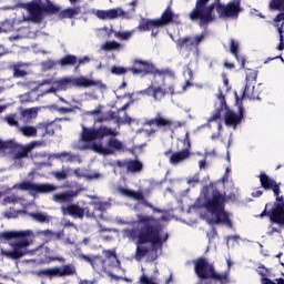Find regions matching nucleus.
<instances>
[{"label":"nucleus","instance_id":"nucleus-40","mask_svg":"<svg viewBox=\"0 0 284 284\" xmlns=\"http://www.w3.org/2000/svg\"><path fill=\"white\" fill-rule=\"evenodd\" d=\"M221 114H223V109L215 111L214 114L209 119V123H212L213 121L216 123L217 130H221L222 128Z\"/></svg>","mask_w":284,"mask_h":284},{"label":"nucleus","instance_id":"nucleus-31","mask_svg":"<svg viewBox=\"0 0 284 284\" xmlns=\"http://www.w3.org/2000/svg\"><path fill=\"white\" fill-rule=\"evenodd\" d=\"M11 68L13 70V77H16L17 79H19V77H26V74H28V72L26 71V69L28 68V63L18 62L14 63Z\"/></svg>","mask_w":284,"mask_h":284},{"label":"nucleus","instance_id":"nucleus-58","mask_svg":"<svg viewBox=\"0 0 284 284\" xmlns=\"http://www.w3.org/2000/svg\"><path fill=\"white\" fill-rule=\"evenodd\" d=\"M85 63H90V59L88 57L81 58L79 60V65H83Z\"/></svg>","mask_w":284,"mask_h":284},{"label":"nucleus","instance_id":"nucleus-14","mask_svg":"<svg viewBox=\"0 0 284 284\" xmlns=\"http://www.w3.org/2000/svg\"><path fill=\"white\" fill-rule=\"evenodd\" d=\"M272 203H266L264 211L260 214L261 219L268 216L272 223L283 227L284 225V204H276L274 209L267 211Z\"/></svg>","mask_w":284,"mask_h":284},{"label":"nucleus","instance_id":"nucleus-21","mask_svg":"<svg viewBox=\"0 0 284 284\" xmlns=\"http://www.w3.org/2000/svg\"><path fill=\"white\" fill-rule=\"evenodd\" d=\"M79 196V191H65L52 195L54 203H71Z\"/></svg>","mask_w":284,"mask_h":284},{"label":"nucleus","instance_id":"nucleus-37","mask_svg":"<svg viewBox=\"0 0 284 284\" xmlns=\"http://www.w3.org/2000/svg\"><path fill=\"white\" fill-rule=\"evenodd\" d=\"M140 283L141 284H159L161 283V280L156 276H148L145 274H142V276L140 277Z\"/></svg>","mask_w":284,"mask_h":284},{"label":"nucleus","instance_id":"nucleus-43","mask_svg":"<svg viewBox=\"0 0 284 284\" xmlns=\"http://www.w3.org/2000/svg\"><path fill=\"white\" fill-rule=\"evenodd\" d=\"M106 17L108 19H118V17H123V10L119 8L106 10Z\"/></svg>","mask_w":284,"mask_h":284},{"label":"nucleus","instance_id":"nucleus-49","mask_svg":"<svg viewBox=\"0 0 284 284\" xmlns=\"http://www.w3.org/2000/svg\"><path fill=\"white\" fill-rule=\"evenodd\" d=\"M26 211H14V210H10L8 212L4 213V216L7 219H17L19 216V214H24Z\"/></svg>","mask_w":284,"mask_h":284},{"label":"nucleus","instance_id":"nucleus-9","mask_svg":"<svg viewBox=\"0 0 284 284\" xmlns=\"http://www.w3.org/2000/svg\"><path fill=\"white\" fill-rule=\"evenodd\" d=\"M180 92L174 91L173 85H166V84H156L152 82L149 88L144 90H140L135 93H132L131 97H151L153 101H163L168 94H179Z\"/></svg>","mask_w":284,"mask_h":284},{"label":"nucleus","instance_id":"nucleus-18","mask_svg":"<svg viewBox=\"0 0 284 284\" xmlns=\"http://www.w3.org/2000/svg\"><path fill=\"white\" fill-rule=\"evenodd\" d=\"M26 8L31 17V21L39 23L43 20V7L41 6L40 0L28 3Z\"/></svg>","mask_w":284,"mask_h":284},{"label":"nucleus","instance_id":"nucleus-42","mask_svg":"<svg viewBox=\"0 0 284 284\" xmlns=\"http://www.w3.org/2000/svg\"><path fill=\"white\" fill-rule=\"evenodd\" d=\"M77 63V57L74 55H65L59 61L60 65H74Z\"/></svg>","mask_w":284,"mask_h":284},{"label":"nucleus","instance_id":"nucleus-11","mask_svg":"<svg viewBox=\"0 0 284 284\" xmlns=\"http://www.w3.org/2000/svg\"><path fill=\"white\" fill-rule=\"evenodd\" d=\"M268 9L272 12H280L276 14L273 21L280 34V44L277 45V50H280V52H283L284 50V0H271L268 3Z\"/></svg>","mask_w":284,"mask_h":284},{"label":"nucleus","instance_id":"nucleus-48","mask_svg":"<svg viewBox=\"0 0 284 284\" xmlns=\"http://www.w3.org/2000/svg\"><path fill=\"white\" fill-rule=\"evenodd\" d=\"M133 33V31L115 32V37L116 39H121V41H128Z\"/></svg>","mask_w":284,"mask_h":284},{"label":"nucleus","instance_id":"nucleus-12","mask_svg":"<svg viewBox=\"0 0 284 284\" xmlns=\"http://www.w3.org/2000/svg\"><path fill=\"white\" fill-rule=\"evenodd\" d=\"M13 190L27 191L30 192L31 196H37V194H50L51 192H57V190H59V186L50 183L39 184L30 181H24L13 185Z\"/></svg>","mask_w":284,"mask_h":284},{"label":"nucleus","instance_id":"nucleus-8","mask_svg":"<svg viewBox=\"0 0 284 284\" xmlns=\"http://www.w3.org/2000/svg\"><path fill=\"white\" fill-rule=\"evenodd\" d=\"M40 145H43V142L33 141L23 146L17 144L14 141H0V156H3L7 150H13L11 159L13 161H19L21 159H26V156H28V152L34 150V148H39Z\"/></svg>","mask_w":284,"mask_h":284},{"label":"nucleus","instance_id":"nucleus-56","mask_svg":"<svg viewBox=\"0 0 284 284\" xmlns=\"http://www.w3.org/2000/svg\"><path fill=\"white\" fill-rule=\"evenodd\" d=\"M276 196V201L277 203L275 204L276 205H283L284 204V197L283 195L280 196V194L275 195Z\"/></svg>","mask_w":284,"mask_h":284},{"label":"nucleus","instance_id":"nucleus-16","mask_svg":"<svg viewBox=\"0 0 284 284\" xmlns=\"http://www.w3.org/2000/svg\"><path fill=\"white\" fill-rule=\"evenodd\" d=\"M205 39V33L195 36L193 38L186 37V38H180L176 42V45L180 50V52H190L192 48H199V44L202 43Z\"/></svg>","mask_w":284,"mask_h":284},{"label":"nucleus","instance_id":"nucleus-52","mask_svg":"<svg viewBox=\"0 0 284 284\" xmlns=\"http://www.w3.org/2000/svg\"><path fill=\"white\" fill-rule=\"evenodd\" d=\"M95 16L98 17V19L108 20V10H98L95 12Z\"/></svg>","mask_w":284,"mask_h":284},{"label":"nucleus","instance_id":"nucleus-55","mask_svg":"<svg viewBox=\"0 0 284 284\" xmlns=\"http://www.w3.org/2000/svg\"><path fill=\"white\" fill-rule=\"evenodd\" d=\"M182 125H183V122H179V121L170 120V123H169L170 130H175V128H181Z\"/></svg>","mask_w":284,"mask_h":284},{"label":"nucleus","instance_id":"nucleus-2","mask_svg":"<svg viewBox=\"0 0 284 284\" xmlns=\"http://www.w3.org/2000/svg\"><path fill=\"white\" fill-rule=\"evenodd\" d=\"M114 136H119L116 129L108 126L97 129L82 125L80 139L73 143V148L82 151L92 150V152L102 154V156H110V154H114V152L125 150V144Z\"/></svg>","mask_w":284,"mask_h":284},{"label":"nucleus","instance_id":"nucleus-17","mask_svg":"<svg viewBox=\"0 0 284 284\" xmlns=\"http://www.w3.org/2000/svg\"><path fill=\"white\" fill-rule=\"evenodd\" d=\"M62 214H69L73 219H83L84 216H92L88 207H81L78 204H70L68 206H62Z\"/></svg>","mask_w":284,"mask_h":284},{"label":"nucleus","instance_id":"nucleus-44","mask_svg":"<svg viewBox=\"0 0 284 284\" xmlns=\"http://www.w3.org/2000/svg\"><path fill=\"white\" fill-rule=\"evenodd\" d=\"M64 17H68L69 19H72V17H77L81 14V8H72V9H65L63 11Z\"/></svg>","mask_w":284,"mask_h":284},{"label":"nucleus","instance_id":"nucleus-41","mask_svg":"<svg viewBox=\"0 0 284 284\" xmlns=\"http://www.w3.org/2000/svg\"><path fill=\"white\" fill-rule=\"evenodd\" d=\"M37 109L32 108V109H26L21 112L22 116L24 119H28V121H30V119H37Z\"/></svg>","mask_w":284,"mask_h":284},{"label":"nucleus","instance_id":"nucleus-30","mask_svg":"<svg viewBox=\"0 0 284 284\" xmlns=\"http://www.w3.org/2000/svg\"><path fill=\"white\" fill-rule=\"evenodd\" d=\"M28 214L37 223H50V221H52V216L48 215V213L36 212V213H28Z\"/></svg>","mask_w":284,"mask_h":284},{"label":"nucleus","instance_id":"nucleus-15","mask_svg":"<svg viewBox=\"0 0 284 284\" xmlns=\"http://www.w3.org/2000/svg\"><path fill=\"white\" fill-rule=\"evenodd\" d=\"M241 0H234L233 2H229L226 6H217V13L222 19H236L239 13L242 12L240 4Z\"/></svg>","mask_w":284,"mask_h":284},{"label":"nucleus","instance_id":"nucleus-4","mask_svg":"<svg viewBox=\"0 0 284 284\" xmlns=\"http://www.w3.org/2000/svg\"><path fill=\"white\" fill-rule=\"evenodd\" d=\"M1 237L10 241L11 239H16L17 241L11 243L12 251H6L3 248L0 250L1 256H6L7 258H11L12 261H17V258H21L26 256V254H37V252L45 251L43 245L39 246L36 250L28 251V247L34 243V232L31 230L26 231H8L1 233Z\"/></svg>","mask_w":284,"mask_h":284},{"label":"nucleus","instance_id":"nucleus-59","mask_svg":"<svg viewBox=\"0 0 284 284\" xmlns=\"http://www.w3.org/2000/svg\"><path fill=\"white\" fill-rule=\"evenodd\" d=\"M230 172H232V170L230 169V166H227L225 170V174L223 176V183L227 181V176L230 175Z\"/></svg>","mask_w":284,"mask_h":284},{"label":"nucleus","instance_id":"nucleus-20","mask_svg":"<svg viewBox=\"0 0 284 284\" xmlns=\"http://www.w3.org/2000/svg\"><path fill=\"white\" fill-rule=\"evenodd\" d=\"M135 67L131 69V72L134 74H156L159 71H156V68L154 64L141 61V60H135Z\"/></svg>","mask_w":284,"mask_h":284},{"label":"nucleus","instance_id":"nucleus-64","mask_svg":"<svg viewBox=\"0 0 284 284\" xmlns=\"http://www.w3.org/2000/svg\"><path fill=\"white\" fill-rule=\"evenodd\" d=\"M237 239H239L237 236H229L226 240L227 245H230L232 243V241L236 242Z\"/></svg>","mask_w":284,"mask_h":284},{"label":"nucleus","instance_id":"nucleus-39","mask_svg":"<svg viewBox=\"0 0 284 284\" xmlns=\"http://www.w3.org/2000/svg\"><path fill=\"white\" fill-rule=\"evenodd\" d=\"M90 205H93L95 212H105L110 207V203L108 202H92Z\"/></svg>","mask_w":284,"mask_h":284},{"label":"nucleus","instance_id":"nucleus-29","mask_svg":"<svg viewBox=\"0 0 284 284\" xmlns=\"http://www.w3.org/2000/svg\"><path fill=\"white\" fill-rule=\"evenodd\" d=\"M118 192L122 194V196H128V199H134V201H143V193L132 191L125 187H119Z\"/></svg>","mask_w":284,"mask_h":284},{"label":"nucleus","instance_id":"nucleus-53","mask_svg":"<svg viewBox=\"0 0 284 284\" xmlns=\"http://www.w3.org/2000/svg\"><path fill=\"white\" fill-rule=\"evenodd\" d=\"M251 99H254V100L261 99V91L256 90V85H253Z\"/></svg>","mask_w":284,"mask_h":284},{"label":"nucleus","instance_id":"nucleus-46","mask_svg":"<svg viewBox=\"0 0 284 284\" xmlns=\"http://www.w3.org/2000/svg\"><path fill=\"white\" fill-rule=\"evenodd\" d=\"M14 26L10 21L0 22V32H12Z\"/></svg>","mask_w":284,"mask_h":284},{"label":"nucleus","instance_id":"nucleus-47","mask_svg":"<svg viewBox=\"0 0 284 284\" xmlns=\"http://www.w3.org/2000/svg\"><path fill=\"white\" fill-rule=\"evenodd\" d=\"M4 121L8 123V125H12L14 128H19V121L17 120L16 114L8 115Z\"/></svg>","mask_w":284,"mask_h":284},{"label":"nucleus","instance_id":"nucleus-54","mask_svg":"<svg viewBox=\"0 0 284 284\" xmlns=\"http://www.w3.org/2000/svg\"><path fill=\"white\" fill-rule=\"evenodd\" d=\"M19 99L21 103H30V101H32V99L30 98V93L21 94L19 95Z\"/></svg>","mask_w":284,"mask_h":284},{"label":"nucleus","instance_id":"nucleus-13","mask_svg":"<svg viewBox=\"0 0 284 284\" xmlns=\"http://www.w3.org/2000/svg\"><path fill=\"white\" fill-rule=\"evenodd\" d=\"M73 274H77V268L72 264L45 268L39 272V276H48L49 278H63V276H73Z\"/></svg>","mask_w":284,"mask_h":284},{"label":"nucleus","instance_id":"nucleus-1","mask_svg":"<svg viewBox=\"0 0 284 284\" xmlns=\"http://www.w3.org/2000/svg\"><path fill=\"white\" fill-rule=\"evenodd\" d=\"M136 221L123 222L118 221L121 225H142L138 231L136 229H125L122 231L124 239L129 241H136L135 260L141 261L148 254L145 245H151L156 250H161L163 243L168 241V232L163 231V226L158 219L152 215L138 214Z\"/></svg>","mask_w":284,"mask_h":284},{"label":"nucleus","instance_id":"nucleus-45","mask_svg":"<svg viewBox=\"0 0 284 284\" xmlns=\"http://www.w3.org/2000/svg\"><path fill=\"white\" fill-rule=\"evenodd\" d=\"M200 181H201V176L199 175V173H196L193 176L187 178L186 183L191 187H194L195 185H199Z\"/></svg>","mask_w":284,"mask_h":284},{"label":"nucleus","instance_id":"nucleus-27","mask_svg":"<svg viewBox=\"0 0 284 284\" xmlns=\"http://www.w3.org/2000/svg\"><path fill=\"white\" fill-rule=\"evenodd\" d=\"M48 83H50V81L44 80L42 82H37V81H29L27 83H19V85H21L22 88H26V90H29L30 92H37V90H39V88H43V87H48Z\"/></svg>","mask_w":284,"mask_h":284},{"label":"nucleus","instance_id":"nucleus-57","mask_svg":"<svg viewBox=\"0 0 284 284\" xmlns=\"http://www.w3.org/2000/svg\"><path fill=\"white\" fill-rule=\"evenodd\" d=\"M88 114H91V115L101 114V106H98L92 111H89Z\"/></svg>","mask_w":284,"mask_h":284},{"label":"nucleus","instance_id":"nucleus-25","mask_svg":"<svg viewBox=\"0 0 284 284\" xmlns=\"http://www.w3.org/2000/svg\"><path fill=\"white\" fill-rule=\"evenodd\" d=\"M230 52L235 57L236 61L241 63V67L245 68V57L241 54V44L234 39L230 41Z\"/></svg>","mask_w":284,"mask_h":284},{"label":"nucleus","instance_id":"nucleus-60","mask_svg":"<svg viewBox=\"0 0 284 284\" xmlns=\"http://www.w3.org/2000/svg\"><path fill=\"white\" fill-rule=\"evenodd\" d=\"M184 77H189V79H192V78H193L192 69L187 68V69L184 71Z\"/></svg>","mask_w":284,"mask_h":284},{"label":"nucleus","instance_id":"nucleus-35","mask_svg":"<svg viewBox=\"0 0 284 284\" xmlns=\"http://www.w3.org/2000/svg\"><path fill=\"white\" fill-rule=\"evenodd\" d=\"M121 48H123V44L116 41H106L104 44L101 45V50L104 51L121 50Z\"/></svg>","mask_w":284,"mask_h":284},{"label":"nucleus","instance_id":"nucleus-61","mask_svg":"<svg viewBox=\"0 0 284 284\" xmlns=\"http://www.w3.org/2000/svg\"><path fill=\"white\" fill-rule=\"evenodd\" d=\"M58 111H59L61 114H67V112H72V109L60 108V109H58Z\"/></svg>","mask_w":284,"mask_h":284},{"label":"nucleus","instance_id":"nucleus-19","mask_svg":"<svg viewBox=\"0 0 284 284\" xmlns=\"http://www.w3.org/2000/svg\"><path fill=\"white\" fill-rule=\"evenodd\" d=\"M260 183L264 190H272L274 196H278L281 194V183H277L273 179H271L267 174L261 173Z\"/></svg>","mask_w":284,"mask_h":284},{"label":"nucleus","instance_id":"nucleus-10","mask_svg":"<svg viewBox=\"0 0 284 284\" xmlns=\"http://www.w3.org/2000/svg\"><path fill=\"white\" fill-rule=\"evenodd\" d=\"M103 254L106 260H103V257L101 256L90 257L87 255H81L80 258L87 261V263H90L95 272H108V266L105 265V263H113V267H116V270H121V262L116 260V254L114 253V251H103Z\"/></svg>","mask_w":284,"mask_h":284},{"label":"nucleus","instance_id":"nucleus-36","mask_svg":"<svg viewBox=\"0 0 284 284\" xmlns=\"http://www.w3.org/2000/svg\"><path fill=\"white\" fill-rule=\"evenodd\" d=\"M52 176L57 179V181H65L68 176H70V169H62L61 171H53Z\"/></svg>","mask_w":284,"mask_h":284},{"label":"nucleus","instance_id":"nucleus-51","mask_svg":"<svg viewBox=\"0 0 284 284\" xmlns=\"http://www.w3.org/2000/svg\"><path fill=\"white\" fill-rule=\"evenodd\" d=\"M125 72H128V69H125L123 67H112L111 68L112 74H125Z\"/></svg>","mask_w":284,"mask_h":284},{"label":"nucleus","instance_id":"nucleus-33","mask_svg":"<svg viewBox=\"0 0 284 284\" xmlns=\"http://www.w3.org/2000/svg\"><path fill=\"white\" fill-rule=\"evenodd\" d=\"M8 203H11L12 205L20 204V205H22V207H28V205L26 204V200L24 199L17 197L14 195L7 196L4 199V205H8Z\"/></svg>","mask_w":284,"mask_h":284},{"label":"nucleus","instance_id":"nucleus-34","mask_svg":"<svg viewBox=\"0 0 284 284\" xmlns=\"http://www.w3.org/2000/svg\"><path fill=\"white\" fill-rule=\"evenodd\" d=\"M19 132H21L23 136H29V138L37 136V129L31 125H24L19 128Z\"/></svg>","mask_w":284,"mask_h":284},{"label":"nucleus","instance_id":"nucleus-26","mask_svg":"<svg viewBox=\"0 0 284 284\" xmlns=\"http://www.w3.org/2000/svg\"><path fill=\"white\" fill-rule=\"evenodd\" d=\"M224 121H225V125H229L230 128H236V125H239V123H241V116L232 111H230L229 109L224 110Z\"/></svg>","mask_w":284,"mask_h":284},{"label":"nucleus","instance_id":"nucleus-50","mask_svg":"<svg viewBox=\"0 0 284 284\" xmlns=\"http://www.w3.org/2000/svg\"><path fill=\"white\" fill-rule=\"evenodd\" d=\"M37 235L38 236H44L45 239H52V236H54V232H52L50 230L38 231Z\"/></svg>","mask_w":284,"mask_h":284},{"label":"nucleus","instance_id":"nucleus-32","mask_svg":"<svg viewBox=\"0 0 284 284\" xmlns=\"http://www.w3.org/2000/svg\"><path fill=\"white\" fill-rule=\"evenodd\" d=\"M149 125H158V128H170V119L158 115L148 122Z\"/></svg>","mask_w":284,"mask_h":284},{"label":"nucleus","instance_id":"nucleus-38","mask_svg":"<svg viewBox=\"0 0 284 284\" xmlns=\"http://www.w3.org/2000/svg\"><path fill=\"white\" fill-rule=\"evenodd\" d=\"M126 168L129 172H141V170H143V164L139 161H129Z\"/></svg>","mask_w":284,"mask_h":284},{"label":"nucleus","instance_id":"nucleus-7","mask_svg":"<svg viewBox=\"0 0 284 284\" xmlns=\"http://www.w3.org/2000/svg\"><path fill=\"white\" fill-rule=\"evenodd\" d=\"M210 0H197L195 8L189 14L191 21H197L200 28H205L216 19L214 4L206 6Z\"/></svg>","mask_w":284,"mask_h":284},{"label":"nucleus","instance_id":"nucleus-5","mask_svg":"<svg viewBox=\"0 0 284 284\" xmlns=\"http://www.w3.org/2000/svg\"><path fill=\"white\" fill-rule=\"evenodd\" d=\"M50 81L48 88L43 91V94H50L52 92H59L61 90H68L70 88H105L101 80L88 79L83 75L81 77H67L60 80H54L53 78L47 79Z\"/></svg>","mask_w":284,"mask_h":284},{"label":"nucleus","instance_id":"nucleus-28","mask_svg":"<svg viewBox=\"0 0 284 284\" xmlns=\"http://www.w3.org/2000/svg\"><path fill=\"white\" fill-rule=\"evenodd\" d=\"M73 173L75 174V176H78V179H87L88 181H94L95 179H101V173H87L85 170L82 169H77L73 171Z\"/></svg>","mask_w":284,"mask_h":284},{"label":"nucleus","instance_id":"nucleus-62","mask_svg":"<svg viewBox=\"0 0 284 284\" xmlns=\"http://www.w3.org/2000/svg\"><path fill=\"white\" fill-rule=\"evenodd\" d=\"M124 3H126V6H131L132 8H134V6H136V0H124Z\"/></svg>","mask_w":284,"mask_h":284},{"label":"nucleus","instance_id":"nucleus-6","mask_svg":"<svg viewBox=\"0 0 284 284\" xmlns=\"http://www.w3.org/2000/svg\"><path fill=\"white\" fill-rule=\"evenodd\" d=\"M180 23L179 21V14L172 12V8L168 7L164 12L162 13V17L160 19L155 20H145L143 19L139 24V30L141 32H145L148 30L152 31V37H155L159 34V28H163V26H168V23Z\"/></svg>","mask_w":284,"mask_h":284},{"label":"nucleus","instance_id":"nucleus-22","mask_svg":"<svg viewBox=\"0 0 284 284\" xmlns=\"http://www.w3.org/2000/svg\"><path fill=\"white\" fill-rule=\"evenodd\" d=\"M39 159H47L50 161V159H61V161H69V162H74L79 161V156L72 155V153L69 152H62V153H55L53 155H50L48 153H40L37 155Z\"/></svg>","mask_w":284,"mask_h":284},{"label":"nucleus","instance_id":"nucleus-24","mask_svg":"<svg viewBox=\"0 0 284 284\" xmlns=\"http://www.w3.org/2000/svg\"><path fill=\"white\" fill-rule=\"evenodd\" d=\"M257 273L260 274V276H262V284H284L283 277L275 278V281H272L270 277H267L270 276V270L265 266H260L257 268Z\"/></svg>","mask_w":284,"mask_h":284},{"label":"nucleus","instance_id":"nucleus-23","mask_svg":"<svg viewBox=\"0 0 284 284\" xmlns=\"http://www.w3.org/2000/svg\"><path fill=\"white\" fill-rule=\"evenodd\" d=\"M190 149H184L182 151H178L171 154L170 163L171 165H179V163H183V161H187L191 156Z\"/></svg>","mask_w":284,"mask_h":284},{"label":"nucleus","instance_id":"nucleus-63","mask_svg":"<svg viewBox=\"0 0 284 284\" xmlns=\"http://www.w3.org/2000/svg\"><path fill=\"white\" fill-rule=\"evenodd\" d=\"M134 119L130 118L129 115H125L124 119L122 120V123H132Z\"/></svg>","mask_w":284,"mask_h":284},{"label":"nucleus","instance_id":"nucleus-3","mask_svg":"<svg viewBox=\"0 0 284 284\" xmlns=\"http://www.w3.org/2000/svg\"><path fill=\"white\" fill-rule=\"evenodd\" d=\"M225 196H223L217 190L214 189V184L204 186L197 201V207H204L206 210L205 221L211 225H217V223H223L229 227H232V222L230 221V213L225 212Z\"/></svg>","mask_w":284,"mask_h":284}]
</instances>
